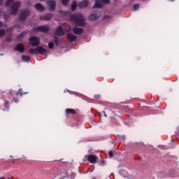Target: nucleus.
I'll return each instance as SVG.
<instances>
[{
	"label": "nucleus",
	"instance_id": "obj_1",
	"mask_svg": "<svg viewBox=\"0 0 179 179\" xmlns=\"http://www.w3.org/2000/svg\"><path fill=\"white\" fill-rule=\"evenodd\" d=\"M69 20L73 22L76 27H73L72 31L76 36H80L85 33V29L83 28L87 26V22H86V19L83 15L80 13H76L70 15Z\"/></svg>",
	"mask_w": 179,
	"mask_h": 179
},
{
	"label": "nucleus",
	"instance_id": "obj_2",
	"mask_svg": "<svg viewBox=\"0 0 179 179\" xmlns=\"http://www.w3.org/2000/svg\"><path fill=\"white\" fill-rule=\"evenodd\" d=\"M29 43L31 47H36V48H30L29 50V54L36 55L37 54H47L48 51L43 46H40V38L36 36H32L28 39Z\"/></svg>",
	"mask_w": 179,
	"mask_h": 179
},
{
	"label": "nucleus",
	"instance_id": "obj_3",
	"mask_svg": "<svg viewBox=\"0 0 179 179\" xmlns=\"http://www.w3.org/2000/svg\"><path fill=\"white\" fill-rule=\"evenodd\" d=\"M31 15V10L29 8H24L20 10L18 15V20L23 23L27 20V18Z\"/></svg>",
	"mask_w": 179,
	"mask_h": 179
},
{
	"label": "nucleus",
	"instance_id": "obj_4",
	"mask_svg": "<svg viewBox=\"0 0 179 179\" xmlns=\"http://www.w3.org/2000/svg\"><path fill=\"white\" fill-rule=\"evenodd\" d=\"M32 30L35 33H48L50 31V27L48 25H39L34 27Z\"/></svg>",
	"mask_w": 179,
	"mask_h": 179
},
{
	"label": "nucleus",
	"instance_id": "obj_5",
	"mask_svg": "<svg viewBox=\"0 0 179 179\" xmlns=\"http://www.w3.org/2000/svg\"><path fill=\"white\" fill-rule=\"evenodd\" d=\"M20 5L21 3L20 1H14V3H13V5L10 6V13L13 15H17V13L19 12V9L20 8Z\"/></svg>",
	"mask_w": 179,
	"mask_h": 179
},
{
	"label": "nucleus",
	"instance_id": "obj_6",
	"mask_svg": "<svg viewBox=\"0 0 179 179\" xmlns=\"http://www.w3.org/2000/svg\"><path fill=\"white\" fill-rule=\"evenodd\" d=\"M53 41H50L48 43V47L50 50H53L54 49V44L56 45V47H58L60 44V41H62V39L59 40V38L58 36H55L53 37Z\"/></svg>",
	"mask_w": 179,
	"mask_h": 179
},
{
	"label": "nucleus",
	"instance_id": "obj_7",
	"mask_svg": "<svg viewBox=\"0 0 179 179\" xmlns=\"http://www.w3.org/2000/svg\"><path fill=\"white\" fill-rule=\"evenodd\" d=\"M20 96L22 97L23 96V90L20 88L18 91H14L13 90H10L9 92L7 94L8 99H10V96Z\"/></svg>",
	"mask_w": 179,
	"mask_h": 179
},
{
	"label": "nucleus",
	"instance_id": "obj_8",
	"mask_svg": "<svg viewBox=\"0 0 179 179\" xmlns=\"http://www.w3.org/2000/svg\"><path fill=\"white\" fill-rule=\"evenodd\" d=\"M47 5L49 8L50 12H55V9L57 8V1L55 0L48 1Z\"/></svg>",
	"mask_w": 179,
	"mask_h": 179
},
{
	"label": "nucleus",
	"instance_id": "obj_9",
	"mask_svg": "<svg viewBox=\"0 0 179 179\" xmlns=\"http://www.w3.org/2000/svg\"><path fill=\"white\" fill-rule=\"evenodd\" d=\"M85 157H86L87 162H89L92 164H96V163H97L98 162L97 156L94 155H85Z\"/></svg>",
	"mask_w": 179,
	"mask_h": 179
},
{
	"label": "nucleus",
	"instance_id": "obj_10",
	"mask_svg": "<svg viewBox=\"0 0 179 179\" xmlns=\"http://www.w3.org/2000/svg\"><path fill=\"white\" fill-rule=\"evenodd\" d=\"M54 17V15L51 13H48L44 15H41L39 19L40 20H45L46 22H50Z\"/></svg>",
	"mask_w": 179,
	"mask_h": 179
},
{
	"label": "nucleus",
	"instance_id": "obj_11",
	"mask_svg": "<svg viewBox=\"0 0 179 179\" xmlns=\"http://www.w3.org/2000/svg\"><path fill=\"white\" fill-rule=\"evenodd\" d=\"M24 45L22 43H17L15 47H14V51H17V52H21L23 53L24 52Z\"/></svg>",
	"mask_w": 179,
	"mask_h": 179
},
{
	"label": "nucleus",
	"instance_id": "obj_12",
	"mask_svg": "<svg viewBox=\"0 0 179 179\" xmlns=\"http://www.w3.org/2000/svg\"><path fill=\"white\" fill-rule=\"evenodd\" d=\"M55 34L57 37H62V36L65 35V32L64 31V27L61 25H59L55 30Z\"/></svg>",
	"mask_w": 179,
	"mask_h": 179
},
{
	"label": "nucleus",
	"instance_id": "obj_13",
	"mask_svg": "<svg viewBox=\"0 0 179 179\" xmlns=\"http://www.w3.org/2000/svg\"><path fill=\"white\" fill-rule=\"evenodd\" d=\"M99 19H100V16H99L97 13H92L88 16V20H90V22H96V20H99Z\"/></svg>",
	"mask_w": 179,
	"mask_h": 179
},
{
	"label": "nucleus",
	"instance_id": "obj_14",
	"mask_svg": "<svg viewBox=\"0 0 179 179\" xmlns=\"http://www.w3.org/2000/svg\"><path fill=\"white\" fill-rule=\"evenodd\" d=\"M88 6H89V1L87 0H83L80 2H78L79 9H86V8Z\"/></svg>",
	"mask_w": 179,
	"mask_h": 179
},
{
	"label": "nucleus",
	"instance_id": "obj_15",
	"mask_svg": "<svg viewBox=\"0 0 179 179\" xmlns=\"http://www.w3.org/2000/svg\"><path fill=\"white\" fill-rule=\"evenodd\" d=\"M67 40L69 43H74V41H76V40H78V36L71 33H69L67 34Z\"/></svg>",
	"mask_w": 179,
	"mask_h": 179
},
{
	"label": "nucleus",
	"instance_id": "obj_16",
	"mask_svg": "<svg viewBox=\"0 0 179 179\" xmlns=\"http://www.w3.org/2000/svg\"><path fill=\"white\" fill-rule=\"evenodd\" d=\"M103 6H104V4H103V1H101V0H96L93 8L94 9H101Z\"/></svg>",
	"mask_w": 179,
	"mask_h": 179
},
{
	"label": "nucleus",
	"instance_id": "obj_17",
	"mask_svg": "<svg viewBox=\"0 0 179 179\" xmlns=\"http://www.w3.org/2000/svg\"><path fill=\"white\" fill-rule=\"evenodd\" d=\"M34 8L35 9L38 11V12H44V10H45V7H44L41 3H37L34 5Z\"/></svg>",
	"mask_w": 179,
	"mask_h": 179
},
{
	"label": "nucleus",
	"instance_id": "obj_18",
	"mask_svg": "<svg viewBox=\"0 0 179 179\" xmlns=\"http://www.w3.org/2000/svg\"><path fill=\"white\" fill-rule=\"evenodd\" d=\"M65 113L67 117H69L70 114H72V115H76L77 114L76 110L73 108H66Z\"/></svg>",
	"mask_w": 179,
	"mask_h": 179
},
{
	"label": "nucleus",
	"instance_id": "obj_19",
	"mask_svg": "<svg viewBox=\"0 0 179 179\" xmlns=\"http://www.w3.org/2000/svg\"><path fill=\"white\" fill-rule=\"evenodd\" d=\"M3 111H9V108H10V103H9V101L4 100V103L3 104Z\"/></svg>",
	"mask_w": 179,
	"mask_h": 179
},
{
	"label": "nucleus",
	"instance_id": "obj_20",
	"mask_svg": "<svg viewBox=\"0 0 179 179\" xmlns=\"http://www.w3.org/2000/svg\"><path fill=\"white\" fill-rule=\"evenodd\" d=\"M78 3H77L76 1H73L71 5V10H72V12H75V10L78 9Z\"/></svg>",
	"mask_w": 179,
	"mask_h": 179
},
{
	"label": "nucleus",
	"instance_id": "obj_21",
	"mask_svg": "<svg viewBox=\"0 0 179 179\" xmlns=\"http://www.w3.org/2000/svg\"><path fill=\"white\" fill-rule=\"evenodd\" d=\"M59 14L60 15V16L65 17L71 15V11H64V10H59Z\"/></svg>",
	"mask_w": 179,
	"mask_h": 179
},
{
	"label": "nucleus",
	"instance_id": "obj_22",
	"mask_svg": "<svg viewBox=\"0 0 179 179\" xmlns=\"http://www.w3.org/2000/svg\"><path fill=\"white\" fill-rule=\"evenodd\" d=\"M8 36L5 38L6 41H7V43H12V36L13 34V32L8 31V32H7Z\"/></svg>",
	"mask_w": 179,
	"mask_h": 179
},
{
	"label": "nucleus",
	"instance_id": "obj_23",
	"mask_svg": "<svg viewBox=\"0 0 179 179\" xmlns=\"http://www.w3.org/2000/svg\"><path fill=\"white\" fill-rule=\"evenodd\" d=\"M15 0H6L5 3V6H7V8H10L12 5L14 3Z\"/></svg>",
	"mask_w": 179,
	"mask_h": 179
},
{
	"label": "nucleus",
	"instance_id": "obj_24",
	"mask_svg": "<svg viewBox=\"0 0 179 179\" xmlns=\"http://www.w3.org/2000/svg\"><path fill=\"white\" fill-rule=\"evenodd\" d=\"M26 36V31L21 32L18 36H17V39L20 41Z\"/></svg>",
	"mask_w": 179,
	"mask_h": 179
},
{
	"label": "nucleus",
	"instance_id": "obj_25",
	"mask_svg": "<svg viewBox=\"0 0 179 179\" xmlns=\"http://www.w3.org/2000/svg\"><path fill=\"white\" fill-rule=\"evenodd\" d=\"M96 163H98L99 166H106V164H107L106 162V160L103 159H101V160H98Z\"/></svg>",
	"mask_w": 179,
	"mask_h": 179
},
{
	"label": "nucleus",
	"instance_id": "obj_26",
	"mask_svg": "<svg viewBox=\"0 0 179 179\" xmlns=\"http://www.w3.org/2000/svg\"><path fill=\"white\" fill-rule=\"evenodd\" d=\"M22 61L27 62V61H30V59H31V57H30V56H27V55H23L22 56Z\"/></svg>",
	"mask_w": 179,
	"mask_h": 179
},
{
	"label": "nucleus",
	"instance_id": "obj_27",
	"mask_svg": "<svg viewBox=\"0 0 179 179\" xmlns=\"http://www.w3.org/2000/svg\"><path fill=\"white\" fill-rule=\"evenodd\" d=\"M3 17L4 20H9V19H10V14L4 13L3 15Z\"/></svg>",
	"mask_w": 179,
	"mask_h": 179
},
{
	"label": "nucleus",
	"instance_id": "obj_28",
	"mask_svg": "<svg viewBox=\"0 0 179 179\" xmlns=\"http://www.w3.org/2000/svg\"><path fill=\"white\" fill-rule=\"evenodd\" d=\"M5 36H6V30L0 29V38H2V37H5Z\"/></svg>",
	"mask_w": 179,
	"mask_h": 179
},
{
	"label": "nucleus",
	"instance_id": "obj_29",
	"mask_svg": "<svg viewBox=\"0 0 179 179\" xmlns=\"http://www.w3.org/2000/svg\"><path fill=\"white\" fill-rule=\"evenodd\" d=\"M10 99H8L9 100H11L12 103H19V99L15 97V96H10Z\"/></svg>",
	"mask_w": 179,
	"mask_h": 179
},
{
	"label": "nucleus",
	"instance_id": "obj_30",
	"mask_svg": "<svg viewBox=\"0 0 179 179\" xmlns=\"http://www.w3.org/2000/svg\"><path fill=\"white\" fill-rule=\"evenodd\" d=\"M70 1L71 0H61L62 4L63 5V6H67L68 3H69Z\"/></svg>",
	"mask_w": 179,
	"mask_h": 179
},
{
	"label": "nucleus",
	"instance_id": "obj_31",
	"mask_svg": "<svg viewBox=\"0 0 179 179\" xmlns=\"http://www.w3.org/2000/svg\"><path fill=\"white\" fill-rule=\"evenodd\" d=\"M13 30H15V26L14 25L9 27L8 29H7L6 33H9V31H11V33H13Z\"/></svg>",
	"mask_w": 179,
	"mask_h": 179
},
{
	"label": "nucleus",
	"instance_id": "obj_32",
	"mask_svg": "<svg viewBox=\"0 0 179 179\" xmlns=\"http://www.w3.org/2000/svg\"><path fill=\"white\" fill-rule=\"evenodd\" d=\"M102 1V3L103 5H108L110 3V0H101Z\"/></svg>",
	"mask_w": 179,
	"mask_h": 179
},
{
	"label": "nucleus",
	"instance_id": "obj_33",
	"mask_svg": "<svg viewBox=\"0 0 179 179\" xmlns=\"http://www.w3.org/2000/svg\"><path fill=\"white\" fill-rule=\"evenodd\" d=\"M139 6H140V5L138 4V3L134 4V5L133 6V9H134V10H138V9H139Z\"/></svg>",
	"mask_w": 179,
	"mask_h": 179
},
{
	"label": "nucleus",
	"instance_id": "obj_34",
	"mask_svg": "<svg viewBox=\"0 0 179 179\" xmlns=\"http://www.w3.org/2000/svg\"><path fill=\"white\" fill-rule=\"evenodd\" d=\"M76 177V173H72L71 176H69V178L71 179H75V178Z\"/></svg>",
	"mask_w": 179,
	"mask_h": 179
},
{
	"label": "nucleus",
	"instance_id": "obj_35",
	"mask_svg": "<svg viewBox=\"0 0 179 179\" xmlns=\"http://www.w3.org/2000/svg\"><path fill=\"white\" fill-rule=\"evenodd\" d=\"M83 116L82 115H77L76 117V121H80L82 120Z\"/></svg>",
	"mask_w": 179,
	"mask_h": 179
},
{
	"label": "nucleus",
	"instance_id": "obj_36",
	"mask_svg": "<svg viewBox=\"0 0 179 179\" xmlns=\"http://www.w3.org/2000/svg\"><path fill=\"white\" fill-rule=\"evenodd\" d=\"M109 157H114V152L113 151H110L108 152Z\"/></svg>",
	"mask_w": 179,
	"mask_h": 179
},
{
	"label": "nucleus",
	"instance_id": "obj_37",
	"mask_svg": "<svg viewBox=\"0 0 179 179\" xmlns=\"http://www.w3.org/2000/svg\"><path fill=\"white\" fill-rule=\"evenodd\" d=\"M107 19H110V15H105L103 17V20H107Z\"/></svg>",
	"mask_w": 179,
	"mask_h": 179
},
{
	"label": "nucleus",
	"instance_id": "obj_38",
	"mask_svg": "<svg viewBox=\"0 0 179 179\" xmlns=\"http://www.w3.org/2000/svg\"><path fill=\"white\" fill-rule=\"evenodd\" d=\"M94 99H96L97 100L101 99V95L100 94H96V95H94Z\"/></svg>",
	"mask_w": 179,
	"mask_h": 179
},
{
	"label": "nucleus",
	"instance_id": "obj_39",
	"mask_svg": "<svg viewBox=\"0 0 179 179\" xmlns=\"http://www.w3.org/2000/svg\"><path fill=\"white\" fill-rule=\"evenodd\" d=\"M2 13V9L0 8V17H1V14ZM2 26H3V23H2L1 21H0V29L1 27H2Z\"/></svg>",
	"mask_w": 179,
	"mask_h": 179
},
{
	"label": "nucleus",
	"instance_id": "obj_40",
	"mask_svg": "<svg viewBox=\"0 0 179 179\" xmlns=\"http://www.w3.org/2000/svg\"><path fill=\"white\" fill-rule=\"evenodd\" d=\"M27 6H31V1H27Z\"/></svg>",
	"mask_w": 179,
	"mask_h": 179
},
{
	"label": "nucleus",
	"instance_id": "obj_41",
	"mask_svg": "<svg viewBox=\"0 0 179 179\" xmlns=\"http://www.w3.org/2000/svg\"><path fill=\"white\" fill-rule=\"evenodd\" d=\"M88 153H90L91 155H93V150L90 149L88 150Z\"/></svg>",
	"mask_w": 179,
	"mask_h": 179
},
{
	"label": "nucleus",
	"instance_id": "obj_42",
	"mask_svg": "<svg viewBox=\"0 0 179 179\" xmlns=\"http://www.w3.org/2000/svg\"><path fill=\"white\" fill-rule=\"evenodd\" d=\"M3 1L4 0H0V6H2L3 5Z\"/></svg>",
	"mask_w": 179,
	"mask_h": 179
},
{
	"label": "nucleus",
	"instance_id": "obj_43",
	"mask_svg": "<svg viewBox=\"0 0 179 179\" xmlns=\"http://www.w3.org/2000/svg\"><path fill=\"white\" fill-rule=\"evenodd\" d=\"M14 27H16V29H20V25L16 24V25H14Z\"/></svg>",
	"mask_w": 179,
	"mask_h": 179
},
{
	"label": "nucleus",
	"instance_id": "obj_44",
	"mask_svg": "<svg viewBox=\"0 0 179 179\" xmlns=\"http://www.w3.org/2000/svg\"><path fill=\"white\" fill-rule=\"evenodd\" d=\"M102 113H103V117H107V114H106V111H102Z\"/></svg>",
	"mask_w": 179,
	"mask_h": 179
},
{
	"label": "nucleus",
	"instance_id": "obj_45",
	"mask_svg": "<svg viewBox=\"0 0 179 179\" xmlns=\"http://www.w3.org/2000/svg\"><path fill=\"white\" fill-rule=\"evenodd\" d=\"M136 160H142V158L141 157H138L136 158Z\"/></svg>",
	"mask_w": 179,
	"mask_h": 179
},
{
	"label": "nucleus",
	"instance_id": "obj_46",
	"mask_svg": "<svg viewBox=\"0 0 179 179\" xmlns=\"http://www.w3.org/2000/svg\"><path fill=\"white\" fill-rule=\"evenodd\" d=\"M23 94H29V92H22V96Z\"/></svg>",
	"mask_w": 179,
	"mask_h": 179
},
{
	"label": "nucleus",
	"instance_id": "obj_47",
	"mask_svg": "<svg viewBox=\"0 0 179 179\" xmlns=\"http://www.w3.org/2000/svg\"><path fill=\"white\" fill-rule=\"evenodd\" d=\"M41 2H45L47 0H39Z\"/></svg>",
	"mask_w": 179,
	"mask_h": 179
},
{
	"label": "nucleus",
	"instance_id": "obj_48",
	"mask_svg": "<svg viewBox=\"0 0 179 179\" xmlns=\"http://www.w3.org/2000/svg\"><path fill=\"white\" fill-rule=\"evenodd\" d=\"M13 178H15V177H13V176H11L10 178H8V179H13Z\"/></svg>",
	"mask_w": 179,
	"mask_h": 179
},
{
	"label": "nucleus",
	"instance_id": "obj_49",
	"mask_svg": "<svg viewBox=\"0 0 179 179\" xmlns=\"http://www.w3.org/2000/svg\"><path fill=\"white\" fill-rule=\"evenodd\" d=\"M170 2H174L175 0H169Z\"/></svg>",
	"mask_w": 179,
	"mask_h": 179
},
{
	"label": "nucleus",
	"instance_id": "obj_50",
	"mask_svg": "<svg viewBox=\"0 0 179 179\" xmlns=\"http://www.w3.org/2000/svg\"><path fill=\"white\" fill-rule=\"evenodd\" d=\"M43 47H45V48H47V45H44Z\"/></svg>",
	"mask_w": 179,
	"mask_h": 179
},
{
	"label": "nucleus",
	"instance_id": "obj_51",
	"mask_svg": "<svg viewBox=\"0 0 179 179\" xmlns=\"http://www.w3.org/2000/svg\"><path fill=\"white\" fill-rule=\"evenodd\" d=\"M0 179H5V178L4 177H1V178H0Z\"/></svg>",
	"mask_w": 179,
	"mask_h": 179
},
{
	"label": "nucleus",
	"instance_id": "obj_52",
	"mask_svg": "<svg viewBox=\"0 0 179 179\" xmlns=\"http://www.w3.org/2000/svg\"><path fill=\"white\" fill-rule=\"evenodd\" d=\"M67 92H68L69 93H71V91H69V90H67Z\"/></svg>",
	"mask_w": 179,
	"mask_h": 179
},
{
	"label": "nucleus",
	"instance_id": "obj_53",
	"mask_svg": "<svg viewBox=\"0 0 179 179\" xmlns=\"http://www.w3.org/2000/svg\"><path fill=\"white\" fill-rule=\"evenodd\" d=\"M122 138H123V139H125V136H124L122 137Z\"/></svg>",
	"mask_w": 179,
	"mask_h": 179
},
{
	"label": "nucleus",
	"instance_id": "obj_54",
	"mask_svg": "<svg viewBox=\"0 0 179 179\" xmlns=\"http://www.w3.org/2000/svg\"><path fill=\"white\" fill-rule=\"evenodd\" d=\"M171 142H174V140L172 139V140H171Z\"/></svg>",
	"mask_w": 179,
	"mask_h": 179
},
{
	"label": "nucleus",
	"instance_id": "obj_55",
	"mask_svg": "<svg viewBox=\"0 0 179 179\" xmlns=\"http://www.w3.org/2000/svg\"><path fill=\"white\" fill-rule=\"evenodd\" d=\"M92 179H96V178L93 177Z\"/></svg>",
	"mask_w": 179,
	"mask_h": 179
},
{
	"label": "nucleus",
	"instance_id": "obj_56",
	"mask_svg": "<svg viewBox=\"0 0 179 179\" xmlns=\"http://www.w3.org/2000/svg\"><path fill=\"white\" fill-rule=\"evenodd\" d=\"M178 136H179V131H178Z\"/></svg>",
	"mask_w": 179,
	"mask_h": 179
}]
</instances>
